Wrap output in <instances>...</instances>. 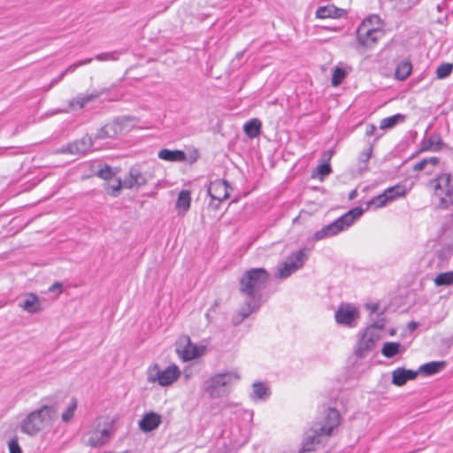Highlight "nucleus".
<instances>
[{
  "mask_svg": "<svg viewBox=\"0 0 453 453\" xmlns=\"http://www.w3.org/2000/svg\"><path fill=\"white\" fill-rule=\"evenodd\" d=\"M19 307L31 314L41 311V303L39 298L35 294H29L28 296L19 303Z\"/></svg>",
  "mask_w": 453,
  "mask_h": 453,
  "instance_id": "b1692460",
  "label": "nucleus"
},
{
  "mask_svg": "<svg viewBox=\"0 0 453 453\" xmlns=\"http://www.w3.org/2000/svg\"><path fill=\"white\" fill-rule=\"evenodd\" d=\"M269 273L262 267L251 268L243 273L239 279V291L247 296L238 312L233 317L234 325L241 324L251 313L257 311L262 303L261 292L269 281Z\"/></svg>",
  "mask_w": 453,
  "mask_h": 453,
  "instance_id": "f257e3e1",
  "label": "nucleus"
},
{
  "mask_svg": "<svg viewBox=\"0 0 453 453\" xmlns=\"http://www.w3.org/2000/svg\"><path fill=\"white\" fill-rule=\"evenodd\" d=\"M405 192V187L403 185L397 184L387 188L382 194L373 197L370 203L375 204V206L378 208L382 207L385 206L388 202L403 196Z\"/></svg>",
  "mask_w": 453,
  "mask_h": 453,
  "instance_id": "9d476101",
  "label": "nucleus"
},
{
  "mask_svg": "<svg viewBox=\"0 0 453 453\" xmlns=\"http://www.w3.org/2000/svg\"><path fill=\"white\" fill-rule=\"evenodd\" d=\"M429 185L434 190V197L438 200V208L447 210L453 205V176L450 173L437 174Z\"/></svg>",
  "mask_w": 453,
  "mask_h": 453,
  "instance_id": "39448f33",
  "label": "nucleus"
},
{
  "mask_svg": "<svg viewBox=\"0 0 453 453\" xmlns=\"http://www.w3.org/2000/svg\"><path fill=\"white\" fill-rule=\"evenodd\" d=\"M261 126L259 119H252L244 124L243 130L248 137L256 138L260 134Z\"/></svg>",
  "mask_w": 453,
  "mask_h": 453,
  "instance_id": "bb28decb",
  "label": "nucleus"
},
{
  "mask_svg": "<svg viewBox=\"0 0 453 453\" xmlns=\"http://www.w3.org/2000/svg\"><path fill=\"white\" fill-rule=\"evenodd\" d=\"M427 166H428L427 165V161L424 158V159L420 160L419 162L416 163L413 165L412 169L415 172H418V171H422V170L426 169Z\"/></svg>",
  "mask_w": 453,
  "mask_h": 453,
  "instance_id": "49530a36",
  "label": "nucleus"
},
{
  "mask_svg": "<svg viewBox=\"0 0 453 453\" xmlns=\"http://www.w3.org/2000/svg\"><path fill=\"white\" fill-rule=\"evenodd\" d=\"M377 336L372 332L371 328H366L361 339L358 342V346L356 349V355L363 357L366 353L372 350L375 346Z\"/></svg>",
  "mask_w": 453,
  "mask_h": 453,
  "instance_id": "2eb2a0df",
  "label": "nucleus"
},
{
  "mask_svg": "<svg viewBox=\"0 0 453 453\" xmlns=\"http://www.w3.org/2000/svg\"><path fill=\"white\" fill-rule=\"evenodd\" d=\"M425 159L427 161V165H431L432 166H434L439 163V157H431Z\"/></svg>",
  "mask_w": 453,
  "mask_h": 453,
  "instance_id": "8fccbe9b",
  "label": "nucleus"
},
{
  "mask_svg": "<svg viewBox=\"0 0 453 453\" xmlns=\"http://www.w3.org/2000/svg\"><path fill=\"white\" fill-rule=\"evenodd\" d=\"M453 71L452 63H442L435 70L436 78L443 80L449 77Z\"/></svg>",
  "mask_w": 453,
  "mask_h": 453,
  "instance_id": "473e14b6",
  "label": "nucleus"
},
{
  "mask_svg": "<svg viewBox=\"0 0 453 453\" xmlns=\"http://www.w3.org/2000/svg\"><path fill=\"white\" fill-rule=\"evenodd\" d=\"M42 404L25 416L19 425L21 433L35 437L50 429L58 416V405L53 398H44Z\"/></svg>",
  "mask_w": 453,
  "mask_h": 453,
  "instance_id": "f03ea898",
  "label": "nucleus"
},
{
  "mask_svg": "<svg viewBox=\"0 0 453 453\" xmlns=\"http://www.w3.org/2000/svg\"><path fill=\"white\" fill-rule=\"evenodd\" d=\"M92 137L86 134L80 140L68 144L65 148H63L62 151L70 154H84L88 152L92 148Z\"/></svg>",
  "mask_w": 453,
  "mask_h": 453,
  "instance_id": "4468645a",
  "label": "nucleus"
},
{
  "mask_svg": "<svg viewBox=\"0 0 453 453\" xmlns=\"http://www.w3.org/2000/svg\"><path fill=\"white\" fill-rule=\"evenodd\" d=\"M388 2L393 3L399 10L408 12L418 5L421 0H388Z\"/></svg>",
  "mask_w": 453,
  "mask_h": 453,
  "instance_id": "2f4dec72",
  "label": "nucleus"
},
{
  "mask_svg": "<svg viewBox=\"0 0 453 453\" xmlns=\"http://www.w3.org/2000/svg\"><path fill=\"white\" fill-rule=\"evenodd\" d=\"M332 172V168L329 163H323L318 166V173L321 176H326L330 174Z\"/></svg>",
  "mask_w": 453,
  "mask_h": 453,
  "instance_id": "c03bdc74",
  "label": "nucleus"
},
{
  "mask_svg": "<svg viewBox=\"0 0 453 453\" xmlns=\"http://www.w3.org/2000/svg\"><path fill=\"white\" fill-rule=\"evenodd\" d=\"M385 326V319L383 318L378 319L377 320L373 321L370 326L367 328H371L372 332H373V329H383Z\"/></svg>",
  "mask_w": 453,
  "mask_h": 453,
  "instance_id": "a18cd8bd",
  "label": "nucleus"
},
{
  "mask_svg": "<svg viewBox=\"0 0 453 453\" xmlns=\"http://www.w3.org/2000/svg\"><path fill=\"white\" fill-rule=\"evenodd\" d=\"M190 203V192L187 189L181 190L176 201V209L178 210L179 215H184L189 210Z\"/></svg>",
  "mask_w": 453,
  "mask_h": 453,
  "instance_id": "5701e85b",
  "label": "nucleus"
},
{
  "mask_svg": "<svg viewBox=\"0 0 453 453\" xmlns=\"http://www.w3.org/2000/svg\"><path fill=\"white\" fill-rule=\"evenodd\" d=\"M120 54L119 51L100 53L95 57V59L98 61H115L119 59Z\"/></svg>",
  "mask_w": 453,
  "mask_h": 453,
  "instance_id": "58836bf2",
  "label": "nucleus"
},
{
  "mask_svg": "<svg viewBox=\"0 0 453 453\" xmlns=\"http://www.w3.org/2000/svg\"><path fill=\"white\" fill-rule=\"evenodd\" d=\"M416 326H417V324H416L415 322H411V323H410V327H411V329H414Z\"/></svg>",
  "mask_w": 453,
  "mask_h": 453,
  "instance_id": "13d9d810",
  "label": "nucleus"
},
{
  "mask_svg": "<svg viewBox=\"0 0 453 453\" xmlns=\"http://www.w3.org/2000/svg\"><path fill=\"white\" fill-rule=\"evenodd\" d=\"M401 348L402 345L399 342H387L383 344L381 354L388 358H391L400 352Z\"/></svg>",
  "mask_w": 453,
  "mask_h": 453,
  "instance_id": "cd10ccee",
  "label": "nucleus"
},
{
  "mask_svg": "<svg viewBox=\"0 0 453 453\" xmlns=\"http://www.w3.org/2000/svg\"><path fill=\"white\" fill-rule=\"evenodd\" d=\"M373 21L379 22V16H370L357 27L356 38L359 47L372 49L384 36V31L381 28L372 26Z\"/></svg>",
  "mask_w": 453,
  "mask_h": 453,
  "instance_id": "0eeeda50",
  "label": "nucleus"
},
{
  "mask_svg": "<svg viewBox=\"0 0 453 453\" xmlns=\"http://www.w3.org/2000/svg\"><path fill=\"white\" fill-rule=\"evenodd\" d=\"M311 250L303 248L292 252L287 258L278 265L275 274L276 278L284 280L301 269L309 258Z\"/></svg>",
  "mask_w": 453,
  "mask_h": 453,
  "instance_id": "6e6552de",
  "label": "nucleus"
},
{
  "mask_svg": "<svg viewBox=\"0 0 453 453\" xmlns=\"http://www.w3.org/2000/svg\"><path fill=\"white\" fill-rule=\"evenodd\" d=\"M445 365V361H432L420 365L417 372L425 375H433L441 371Z\"/></svg>",
  "mask_w": 453,
  "mask_h": 453,
  "instance_id": "a878e982",
  "label": "nucleus"
},
{
  "mask_svg": "<svg viewBox=\"0 0 453 453\" xmlns=\"http://www.w3.org/2000/svg\"><path fill=\"white\" fill-rule=\"evenodd\" d=\"M114 429L112 425H107L102 429H95L88 434L87 444L91 447H101L110 441Z\"/></svg>",
  "mask_w": 453,
  "mask_h": 453,
  "instance_id": "9b49d317",
  "label": "nucleus"
},
{
  "mask_svg": "<svg viewBox=\"0 0 453 453\" xmlns=\"http://www.w3.org/2000/svg\"><path fill=\"white\" fill-rule=\"evenodd\" d=\"M229 188L231 187L226 180L218 179L210 182L207 193L212 200L221 203L229 197Z\"/></svg>",
  "mask_w": 453,
  "mask_h": 453,
  "instance_id": "f8f14e48",
  "label": "nucleus"
},
{
  "mask_svg": "<svg viewBox=\"0 0 453 453\" xmlns=\"http://www.w3.org/2000/svg\"><path fill=\"white\" fill-rule=\"evenodd\" d=\"M100 95H101L100 92H93V93L86 94V95L80 94L76 97H74L69 101L68 107L70 110L82 109L88 103H90L93 100L99 97Z\"/></svg>",
  "mask_w": 453,
  "mask_h": 453,
  "instance_id": "6ab92c4d",
  "label": "nucleus"
},
{
  "mask_svg": "<svg viewBox=\"0 0 453 453\" xmlns=\"http://www.w3.org/2000/svg\"><path fill=\"white\" fill-rule=\"evenodd\" d=\"M162 422V418L156 412H149L143 415L139 421V427L142 432H151L157 428Z\"/></svg>",
  "mask_w": 453,
  "mask_h": 453,
  "instance_id": "a211bd4d",
  "label": "nucleus"
},
{
  "mask_svg": "<svg viewBox=\"0 0 453 453\" xmlns=\"http://www.w3.org/2000/svg\"><path fill=\"white\" fill-rule=\"evenodd\" d=\"M78 67H80V65L77 62L70 65L60 73V78H64L69 73H73Z\"/></svg>",
  "mask_w": 453,
  "mask_h": 453,
  "instance_id": "de8ad7c7",
  "label": "nucleus"
},
{
  "mask_svg": "<svg viewBox=\"0 0 453 453\" xmlns=\"http://www.w3.org/2000/svg\"><path fill=\"white\" fill-rule=\"evenodd\" d=\"M411 73V65L409 62L400 63L395 70V77L399 81L406 80Z\"/></svg>",
  "mask_w": 453,
  "mask_h": 453,
  "instance_id": "c85d7f7f",
  "label": "nucleus"
},
{
  "mask_svg": "<svg viewBox=\"0 0 453 453\" xmlns=\"http://www.w3.org/2000/svg\"><path fill=\"white\" fill-rule=\"evenodd\" d=\"M366 308L371 311V312H377L379 311V304L378 303H368L366 305Z\"/></svg>",
  "mask_w": 453,
  "mask_h": 453,
  "instance_id": "3c124183",
  "label": "nucleus"
},
{
  "mask_svg": "<svg viewBox=\"0 0 453 453\" xmlns=\"http://www.w3.org/2000/svg\"><path fill=\"white\" fill-rule=\"evenodd\" d=\"M357 195V191L356 190H352L349 194V198L350 199H353Z\"/></svg>",
  "mask_w": 453,
  "mask_h": 453,
  "instance_id": "4d7b16f0",
  "label": "nucleus"
},
{
  "mask_svg": "<svg viewBox=\"0 0 453 453\" xmlns=\"http://www.w3.org/2000/svg\"><path fill=\"white\" fill-rule=\"evenodd\" d=\"M96 175L103 180H109L115 175V172L110 165H104L97 171Z\"/></svg>",
  "mask_w": 453,
  "mask_h": 453,
  "instance_id": "ea45409f",
  "label": "nucleus"
},
{
  "mask_svg": "<svg viewBox=\"0 0 453 453\" xmlns=\"http://www.w3.org/2000/svg\"><path fill=\"white\" fill-rule=\"evenodd\" d=\"M123 127L122 125L115 120L110 123H107L100 130H98L95 139H106V138H116L118 135L122 134Z\"/></svg>",
  "mask_w": 453,
  "mask_h": 453,
  "instance_id": "f3484780",
  "label": "nucleus"
},
{
  "mask_svg": "<svg viewBox=\"0 0 453 453\" xmlns=\"http://www.w3.org/2000/svg\"><path fill=\"white\" fill-rule=\"evenodd\" d=\"M220 203H219L216 200H212L210 203V206L213 207L214 209H218L219 207Z\"/></svg>",
  "mask_w": 453,
  "mask_h": 453,
  "instance_id": "5fc2aeb1",
  "label": "nucleus"
},
{
  "mask_svg": "<svg viewBox=\"0 0 453 453\" xmlns=\"http://www.w3.org/2000/svg\"><path fill=\"white\" fill-rule=\"evenodd\" d=\"M341 422V415L335 408H328L323 418V423L318 428L308 431L302 441L298 453L315 451L318 447L324 446L333 431L336 429Z\"/></svg>",
  "mask_w": 453,
  "mask_h": 453,
  "instance_id": "7ed1b4c3",
  "label": "nucleus"
},
{
  "mask_svg": "<svg viewBox=\"0 0 453 453\" xmlns=\"http://www.w3.org/2000/svg\"><path fill=\"white\" fill-rule=\"evenodd\" d=\"M240 380L237 371H229L218 373L205 382V392L211 398H219L229 392V388L236 384Z\"/></svg>",
  "mask_w": 453,
  "mask_h": 453,
  "instance_id": "423d86ee",
  "label": "nucleus"
},
{
  "mask_svg": "<svg viewBox=\"0 0 453 453\" xmlns=\"http://www.w3.org/2000/svg\"><path fill=\"white\" fill-rule=\"evenodd\" d=\"M148 180L145 174L137 167H131L127 177L123 180L124 188L133 189L140 188L147 183Z\"/></svg>",
  "mask_w": 453,
  "mask_h": 453,
  "instance_id": "ddd939ff",
  "label": "nucleus"
},
{
  "mask_svg": "<svg viewBox=\"0 0 453 453\" xmlns=\"http://www.w3.org/2000/svg\"><path fill=\"white\" fill-rule=\"evenodd\" d=\"M359 316L357 309L350 303H342L339 306L334 314L337 324L347 326H355V320Z\"/></svg>",
  "mask_w": 453,
  "mask_h": 453,
  "instance_id": "1a4fd4ad",
  "label": "nucleus"
},
{
  "mask_svg": "<svg viewBox=\"0 0 453 453\" xmlns=\"http://www.w3.org/2000/svg\"><path fill=\"white\" fill-rule=\"evenodd\" d=\"M332 153H333V152H332L331 150H330V151H328L329 157H331Z\"/></svg>",
  "mask_w": 453,
  "mask_h": 453,
  "instance_id": "052dcab7",
  "label": "nucleus"
},
{
  "mask_svg": "<svg viewBox=\"0 0 453 453\" xmlns=\"http://www.w3.org/2000/svg\"><path fill=\"white\" fill-rule=\"evenodd\" d=\"M157 156L160 159L169 162H184L187 159L186 153L180 150L162 149L158 151Z\"/></svg>",
  "mask_w": 453,
  "mask_h": 453,
  "instance_id": "412c9836",
  "label": "nucleus"
},
{
  "mask_svg": "<svg viewBox=\"0 0 453 453\" xmlns=\"http://www.w3.org/2000/svg\"><path fill=\"white\" fill-rule=\"evenodd\" d=\"M441 142L438 137H430L429 139L423 142L421 146V150H438V144Z\"/></svg>",
  "mask_w": 453,
  "mask_h": 453,
  "instance_id": "a19ab883",
  "label": "nucleus"
},
{
  "mask_svg": "<svg viewBox=\"0 0 453 453\" xmlns=\"http://www.w3.org/2000/svg\"><path fill=\"white\" fill-rule=\"evenodd\" d=\"M199 357V352L196 346L192 345L189 342L182 350L181 357L185 361L192 360Z\"/></svg>",
  "mask_w": 453,
  "mask_h": 453,
  "instance_id": "f704fd0d",
  "label": "nucleus"
},
{
  "mask_svg": "<svg viewBox=\"0 0 453 453\" xmlns=\"http://www.w3.org/2000/svg\"><path fill=\"white\" fill-rule=\"evenodd\" d=\"M343 12L344 10L339 9L334 5L321 6L316 11V17L319 19L339 18Z\"/></svg>",
  "mask_w": 453,
  "mask_h": 453,
  "instance_id": "393cba45",
  "label": "nucleus"
},
{
  "mask_svg": "<svg viewBox=\"0 0 453 453\" xmlns=\"http://www.w3.org/2000/svg\"><path fill=\"white\" fill-rule=\"evenodd\" d=\"M122 188H124L123 181L121 180L120 178H117L112 184H106L104 188L109 195L116 197L119 196V191Z\"/></svg>",
  "mask_w": 453,
  "mask_h": 453,
  "instance_id": "e433bc0d",
  "label": "nucleus"
},
{
  "mask_svg": "<svg viewBox=\"0 0 453 453\" xmlns=\"http://www.w3.org/2000/svg\"><path fill=\"white\" fill-rule=\"evenodd\" d=\"M161 369L157 365H154L148 369L147 380L149 382H157L159 384Z\"/></svg>",
  "mask_w": 453,
  "mask_h": 453,
  "instance_id": "4c0bfd02",
  "label": "nucleus"
},
{
  "mask_svg": "<svg viewBox=\"0 0 453 453\" xmlns=\"http://www.w3.org/2000/svg\"><path fill=\"white\" fill-rule=\"evenodd\" d=\"M364 212L361 207H356L347 211L334 222L316 231L312 241L318 242L326 238L333 237L339 233L347 230Z\"/></svg>",
  "mask_w": 453,
  "mask_h": 453,
  "instance_id": "20e7f679",
  "label": "nucleus"
},
{
  "mask_svg": "<svg viewBox=\"0 0 453 453\" xmlns=\"http://www.w3.org/2000/svg\"><path fill=\"white\" fill-rule=\"evenodd\" d=\"M376 130V127L374 125H369L367 126L366 127V130H365V134L367 136H371L373 134L374 131Z\"/></svg>",
  "mask_w": 453,
  "mask_h": 453,
  "instance_id": "603ef678",
  "label": "nucleus"
},
{
  "mask_svg": "<svg viewBox=\"0 0 453 453\" xmlns=\"http://www.w3.org/2000/svg\"><path fill=\"white\" fill-rule=\"evenodd\" d=\"M50 292H55L58 291V293H61L62 291V284L59 282H55L53 285H51L49 288Z\"/></svg>",
  "mask_w": 453,
  "mask_h": 453,
  "instance_id": "09e8293b",
  "label": "nucleus"
},
{
  "mask_svg": "<svg viewBox=\"0 0 453 453\" xmlns=\"http://www.w3.org/2000/svg\"><path fill=\"white\" fill-rule=\"evenodd\" d=\"M436 286H450L453 284V271L439 273L434 279Z\"/></svg>",
  "mask_w": 453,
  "mask_h": 453,
  "instance_id": "7c9ffc66",
  "label": "nucleus"
},
{
  "mask_svg": "<svg viewBox=\"0 0 453 453\" xmlns=\"http://www.w3.org/2000/svg\"><path fill=\"white\" fill-rule=\"evenodd\" d=\"M92 60H93V58H86V59H84V60H80V61H78L77 63H78V65H79L80 66H81V65H88V64L91 63V62H92Z\"/></svg>",
  "mask_w": 453,
  "mask_h": 453,
  "instance_id": "864d4df0",
  "label": "nucleus"
},
{
  "mask_svg": "<svg viewBox=\"0 0 453 453\" xmlns=\"http://www.w3.org/2000/svg\"><path fill=\"white\" fill-rule=\"evenodd\" d=\"M270 388L263 382H255L252 385V392L250 393V399L252 401H265L270 395Z\"/></svg>",
  "mask_w": 453,
  "mask_h": 453,
  "instance_id": "4be33fe9",
  "label": "nucleus"
},
{
  "mask_svg": "<svg viewBox=\"0 0 453 453\" xmlns=\"http://www.w3.org/2000/svg\"><path fill=\"white\" fill-rule=\"evenodd\" d=\"M418 374L417 371L398 367L392 372V384L402 387L407 381L416 379Z\"/></svg>",
  "mask_w": 453,
  "mask_h": 453,
  "instance_id": "dca6fc26",
  "label": "nucleus"
},
{
  "mask_svg": "<svg viewBox=\"0 0 453 453\" xmlns=\"http://www.w3.org/2000/svg\"><path fill=\"white\" fill-rule=\"evenodd\" d=\"M63 78H60V74H59L57 78H55L51 81L50 87L57 84L58 82H59Z\"/></svg>",
  "mask_w": 453,
  "mask_h": 453,
  "instance_id": "6e6d98bb",
  "label": "nucleus"
},
{
  "mask_svg": "<svg viewBox=\"0 0 453 453\" xmlns=\"http://www.w3.org/2000/svg\"><path fill=\"white\" fill-rule=\"evenodd\" d=\"M68 111L67 110H65V111H59V112H67Z\"/></svg>",
  "mask_w": 453,
  "mask_h": 453,
  "instance_id": "bf43d9fd",
  "label": "nucleus"
},
{
  "mask_svg": "<svg viewBox=\"0 0 453 453\" xmlns=\"http://www.w3.org/2000/svg\"><path fill=\"white\" fill-rule=\"evenodd\" d=\"M10 453H22V449L19 444L18 437L14 436L8 441Z\"/></svg>",
  "mask_w": 453,
  "mask_h": 453,
  "instance_id": "37998d69",
  "label": "nucleus"
},
{
  "mask_svg": "<svg viewBox=\"0 0 453 453\" xmlns=\"http://www.w3.org/2000/svg\"><path fill=\"white\" fill-rule=\"evenodd\" d=\"M76 409L77 400L75 398H72L68 406L61 415L62 421L65 423H68L73 418Z\"/></svg>",
  "mask_w": 453,
  "mask_h": 453,
  "instance_id": "c9c22d12",
  "label": "nucleus"
},
{
  "mask_svg": "<svg viewBox=\"0 0 453 453\" xmlns=\"http://www.w3.org/2000/svg\"><path fill=\"white\" fill-rule=\"evenodd\" d=\"M372 154V146L369 145L367 148L364 149L363 151L358 156V162L360 164L359 169L360 171H366L367 162L371 158Z\"/></svg>",
  "mask_w": 453,
  "mask_h": 453,
  "instance_id": "72a5a7b5",
  "label": "nucleus"
},
{
  "mask_svg": "<svg viewBox=\"0 0 453 453\" xmlns=\"http://www.w3.org/2000/svg\"><path fill=\"white\" fill-rule=\"evenodd\" d=\"M180 372L177 365H173L160 371V386H168L173 383L180 377Z\"/></svg>",
  "mask_w": 453,
  "mask_h": 453,
  "instance_id": "aec40b11",
  "label": "nucleus"
},
{
  "mask_svg": "<svg viewBox=\"0 0 453 453\" xmlns=\"http://www.w3.org/2000/svg\"><path fill=\"white\" fill-rule=\"evenodd\" d=\"M346 73L342 68H335L332 76V84L334 86L339 85L344 79Z\"/></svg>",
  "mask_w": 453,
  "mask_h": 453,
  "instance_id": "79ce46f5",
  "label": "nucleus"
},
{
  "mask_svg": "<svg viewBox=\"0 0 453 453\" xmlns=\"http://www.w3.org/2000/svg\"><path fill=\"white\" fill-rule=\"evenodd\" d=\"M403 119H404V116L400 113L385 118V119H381L380 124V129L392 128L399 122V120H403Z\"/></svg>",
  "mask_w": 453,
  "mask_h": 453,
  "instance_id": "c756f323",
  "label": "nucleus"
}]
</instances>
